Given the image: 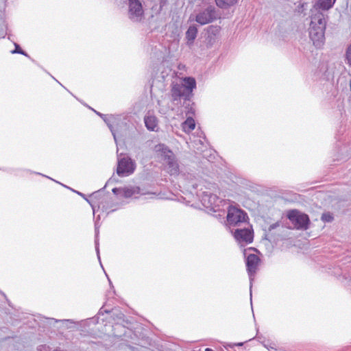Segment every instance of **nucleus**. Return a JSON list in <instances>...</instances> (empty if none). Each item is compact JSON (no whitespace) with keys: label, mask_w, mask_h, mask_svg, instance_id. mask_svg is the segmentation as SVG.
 Instances as JSON below:
<instances>
[{"label":"nucleus","mask_w":351,"mask_h":351,"mask_svg":"<svg viewBox=\"0 0 351 351\" xmlns=\"http://www.w3.org/2000/svg\"><path fill=\"white\" fill-rule=\"evenodd\" d=\"M311 19L309 37L314 46L320 48L325 41L327 15L322 12H316L315 14H311Z\"/></svg>","instance_id":"f257e3e1"},{"label":"nucleus","mask_w":351,"mask_h":351,"mask_svg":"<svg viewBox=\"0 0 351 351\" xmlns=\"http://www.w3.org/2000/svg\"><path fill=\"white\" fill-rule=\"evenodd\" d=\"M128 5V17L134 22H139L144 17V10L140 0H124Z\"/></svg>","instance_id":"f03ea898"},{"label":"nucleus","mask_w":351,"mask_h":351,"mask_svg":"<svg viewBox=\"0 0 351 351\" xmlns=\"http://www.w3.org/2000/svg\"><path fill=\"white\" fill-rule=\"evenodd\" d=\"M247 219V214L235 206H229L227 215V221L230 226H239L245 223Z\"/></svg>","instance_id":"7ed1b4c3"},{"label":"nucleus","mask_w":351,"mask_h":351,"mask_svg":"<svg viewBox=\"0 0 351 351\" xmlns=\"http://www.w3.org/2000/svg\"><path fill=\"white\" fill-rule=\"evenodd\" d=\"M287 217L295 228L303 230L308 228L309 219L307 215L302 214L297 210H291L288 213Z\"/></svg>","instance_id":"20e7f679"},{"label":"nucleus","mask_w":351,"mask_h":351,"mask_svg":"<svg viewBox=\"0 0 351 351\" xmlns=\"http://www.w3.org/2000/svg\"><path fill=\"white\" fill-rule=\"evenodd\" d=\"M135 168V162L130 158L124 157L118 160L117 173L121 177L128 176L134 173Z\"/></svg>","instance_id":"39448f33"},{"label":"nucleus","mask_w":351,"mask_h":351,"mask_svg":"<svg viewBox=\"0 0 351 351\" xmlns=\"http://www.w3.org/2000/svg\"><path fill=\"white\" fill-rule=\"evenodd\" d=\"M234 237L243 245L252 242L253 232L248 228H237L234 232Z\"/></svg>","instance_id":"423d86ee"},{"label":"nucleus","mask_w":351,"mask_h":351,"mask_svg":"<svg viewBox=\"0 0 351 351\" xmlns=\"http://www.w3.org/2000/svg\"><path fill=\"white\" fill-rule=\"evenodd\" d=\"M215 18V8L209 6L197 14L195 21L203 25L213 22Z\"/></svg>","instance_id":"0eeeda50"},{"label":"nucleus","mask_w":351,"mask_h":351,"mask_svg":"<svg viewBox=\"0 0 351 351\" xmlns=\"http://www.w3.org/2000/svg\"><path fill=\"white\" fill-rule=\"evenodd\" d=\"M202 203L204 207L209 208L216 212L219 206V202H220L219 198L214 194L208 192H204L202 197Z\"/></svg>","instance_id":"6e6552de"},{"label":"nucleus","mask_w":351,"mask_h":351,"mask_svg":"<svg viewBox=\"0 0 351 351\" xmlns=\"http://www.w3.org/2000/svg\"><path fill=\"white\" fill-rule=\"evenodd\" d=\"M259 262H260V258L257 255L254 254H250L247 256L246 266H247V271L248 275L250 276L251 285H252V281L253 280L252 277L256 272ZM250 287H252V285L250 286Z\"/></svg>","instance_id":"1a4fd4ad"},{"label":"nucleus","mask_w":351,"mask_h":351,"mask_svg":"<svg viewBox=\"0 0 351 351\" xmlns=\"http://www.w3.org/2000/svg\"><path fill=\"white\" fill-rule=\"evenodd\" d=\"M112 192L116 195H122L124 197H131L134 195L140 193V188L138 186H128L123 188H114Z\"/></svg>","instance_id":"9d476101"},{"label":"nucleus","mask_w":351,"mask_h":351,"mask_svg":"<svg viewBox=\"0 0 351 351\" xmlns=\"http://www.w3.org/2000/svg\"><path fill=\"white\" fill-rule=\"evenodd\" d=\"M335 0H318L314 5L313 10H311L312 14L316 12L322 10H328L334 5Z\"/></svg>","instance_id":"9b49d317"},{"label":"nucleus","mask_w":351,"mask_h":351,"mask_svg":"<svg viewBox=\"0 0 351 351\" xmlns=\"http://www.w3.org/2000/svg\"><path fill=\"white\" fill-rule=\"evenodd\" d=\"M155 151L160 154L165 161L171 160L172 158L175 157L173 153L164 144L156 145Z\"/></svg>","instance_id":"f8f14e48"},{"label":"nucleus","mask_w":351,"mask_h":351,"mask_svg":"<svg viewBox=\"0 0 351 351\" xmlns=\"http://www.w3.org/2000/svg\"><path fill=\"white\" fill-rule=\"evenodd\" d=\"M184 88V86H183L181 84H173L171 88V93L175 99H176L177 97H186L189 95Z\"/></svg>","instance_id":"ddd939ff"},{"label":"nucleus","mask_w":351,"mask_h":351,"mask_svg":"<svg viewBox=\"0 0 351 351\" xmlns=\"http://www.w3.org/2000/svg\"><path fill=\"white\" fill-rule=\"evenodd\" d=\"M144 122L147 130L156 131L158 129V120L154 115H147L144 118Z\"/></svg>","instance_id":"4468645a"},{"label":"nucleus","mask_w":351,"mask_h":351,"mask_svg":"<svg viewBox=\"0 0 351 351\" xmlns=\"http://www.w3.org/2000/svg\"><path fill=\"white\" fill-rule=\"evenodd\" d=\"M197 29L195 26L191 25L186 32V39L188 45H191L197 37Z\"/></svg>","instance_id":"2eb2a0df"},{"label":"nucleus","mask_w":351,"mask_h":351,"mask_svg":"<svg viewBox=\"0 0 351 351\" xmlns=\"http://www.w3.org/2000/svg\"><path fill=\"white\" fill-rule=\"evenodd\" d=\"M165 162L167 163V171L171 175H178L179 173V166L177 161L175 160V157L172 158L171 160H167Z\"/></svg>","instance_id":"dca6fc26"},{"label":"nucleus","mask_w":351,"mask_h":351,"mask_svg":"<svg viewBox=\"0 0 351 351\" xmlns=\"http://www.w3.org/2000/svg\"><path fill=\"white\" fill-rule=\"evenodd\" d=\"M183 86H184V89L186 93L190 95L193 90L196 87V82L193 77H184L183 79V83L181 84Z\"/></svg>","instance_id":"f3484780"},{"label":"nucleus","mask_w":351,"mask_h":351,"mask_svg":"<svg viewBox=\"0 0 351 351\" xmlns=\"http://www.w3.org/2000/svg\"><path fill=\"white\" fill-rule=\"evenodd\" d=\"M238 0H215L217 5L221 9H228L234 5Z\"/></svg>","instance_id":"a211bd4d"},{"label":"nucleus","mask_w":351,"mask_h":351,"mask_svg":"<svg viewBox=\"0 0 351 351\" xmlns=\"http://www.w3.org/2000/svg\"><path fill=\"white\" fill-rule=\"evenodd\" d=\"M185 132L189 133L195 129V123L193 118H188L182 125Z\"/></svg>","instance_id":"6ab92c4d"},{"label":"nucleus","mask_w":351,"mask_h":351,"mask_svg":"<svg viewBox=\"0 0 351 351\" xmlns=\"http://www.w3.org/2000/svg\"><path fill=\"white\" fill-rule=\"evenodd\" d=\"M14 45H15V49L12 51V53H20V54H23L25 56H27V54L20 48V47L18 44L15 43Z\"/></svg>","instance_id":"aec40b11"},{"label":"nucleus","mask_w":351,"mask_h":351,"mask_svg":"<svg viewBox=\"0 0 351 351\" xmlns=\"http://www.w3.org/2000/svg\"><path fill=\"white\" fill-rule=\"evenodd\" d=\"M322 219L324 221L330 222L333 219V217L330 213H324L322 215Z\"/></svg>","instance_id":"412c9836"},{"label":"nucleus","mask_w":351,"mask_h":351,"mask_svg":"<svg viewBox=\"0 0 351 351\" xmlns=\"http://www.w3.org/2000/svg\"><path fill=\"white\" fill-rule=\"evenodd\" d=\"M346 58L348 63L351 66V43L346 51Z\"/></svg>","instance_id":"4be33fe9"},{"label":"nucleus","mask_w":351,"mask_h":351,"mask_svg":"<svg viewBox=\"0 0 351 351\" xmlns=\"http://www.w3.org/2000/svg\"><path fill=\"white\" fill-rule=\"evenodd\" d=\"M96 236H95V250L97 254V257L99 259H100L99 257V243H98V239H97V234H98V230H95Z\"/></svg>","instance_id":"5701e85b"},{"label":"nucleus","mask_w":351,"mask_h":351,"mask_svg":"<svg viewBox=\"0 0 351 351\" xmlns=\"http://www.w3.org/2000/svg\"><path fill=\"white\" fill-rule=\"evenodd\" d=\"M101 117L104 119V121L108 125L109 128H110V130L112 132V134L114 136V139L115 141V142L117 143V138H116V135L113 131V130L112 129L111 126L109 125V123H108L107 121V119H106V115L104 114V116H101Z\"/></svg>","instance_id":"b1692460"},{"label":"nucleus","mask_w":351,"mask_h":351,"mask_svg":"<svg viewBox=\"0 0 351 351\" xmlns=\"http://www.w3.org/2000/svg\"><path fill=\"white\" fill-rule=\"evenodd\" d=\"M101 117L104 119V121L108 125L109 128H110V130L112 132V134L114 136V139L115 141V142L117 143V138H116V135L113 131V130L112 129L111 126L109 125V123H108L107 121V119H106V115L104 114V116H101Z\"/></svg>","instance_id":"393cba45"},{"label":"nucleus","mask_w":351,"mask_h":351,"mask_svg":"<svg viewBox=\"0 0 351 351\" xmlns=\"http://www.w3.org/2000/svg\"><path fill=\"white\" fill-rule=\"evenodd\" d=\"M278 226H279V223L278 222L275 223H273L272 225L270 226L269 230L274 229V228H276Z\"/></svg>","instance_id":"a878e982"},{"label":"nucleus","mask_w":351,"mask_h":351,"mask_svg":"<svg viewBox=\"0 0 351 351\" xmlns=\"http://www.w3.org/2000/svg\"><path fill=\"white\" fill-rule=\"evenodd\" d=\"M95 112H96V114H98L99 117H101V116H104V114H101V113H100V112H97V111H95Z\"/></svg>","instance_id":"bb28decb"},{"label":"nucleus","mask_w":351,"mask_h":351,"mask_svg":"<svg viewBox=\"0 0 351 351\" xmlns=\"http://www.w3.org/2000/svg\"><path fill=\"white\" fill-rule=\"evenodd\" d=\"M205 351H213V350L211 348H207L205 349Z\"/></svg>","instance_id":"cd10ccee"},{"label":"nucleus","mask_w":351,"mask_h":351,"mask_svg":"<svg viewBox=\"0 0 351 351\" xmlns=\"http://www.w3.org/2000/svg\"><path fill=\"white\" fill-rule=\"evenodd\" d=\"M90 205H91V206H92V208H93V212H95V206H94L93 204H90Z\"/></svg>","instance_id":"c85d7f7f"},{"label":"nucleus","mask_w":351,"mask_h":351,"mask_svg":"<svg viewBox=\"0 0 351 351\" xmlns=\"http://www.w3.org/2000/svg\"><path fill=\"white\" fill-rule=\"evenodd\" d=\"M237 346H242V345H243V343H238V344H237Z\"/></svg>","instance_id":"c756f323"}]
</instances>
